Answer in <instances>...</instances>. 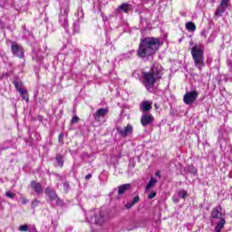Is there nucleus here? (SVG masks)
I'll list each match as a JSON object with an SVG mask.
<instances>
[{"mask_svg": "<svg viewBox=\"0 0 232 232\" xmlns=\"http://www.w3.org/2000/svg\"><path fill=\"white\" fill-rule=\"evenodd\" d=\"M160 48V40L155 37H146L141 39L138 49V57L148 59L155 55L157 50Z\"/></svg>", "mask_w": 232, "mask_h": 232, "instance_id": "obj_1", "label": "nucleus"}, {"mask_svg": "<svg viewBox=\"0 0 232 232\" xmlns=\"http://www.w3.org/2000/svg\"><path fill=\"white\" fill-rule=\"evenodd\" d=\"M162 79V66L153 65L150 72H143V85L148 92L155 88V82Z\"/></svg>", "mask_w": 232, "mask_h": 232, "instance_id": "obj_2", "label": "nucleus"}, {"mask_svg": "<svg viewBox=\"0 0 232 232\" xmlns=\"http://www.w3.org/2000/svg\"><path fill=\"white\" fill-rule=\"evenodd\" d=\"M192 59L194 61V66L202 70L206 64L204 63V45L195 44L190 51Z\"/></svg>", "mask_w": 232, "mask_h": 232, "instance_id": "obj_3", "label": "nucleus"}, {"mask_svg": "<svg viewBox=\"0 0 232 232\" xmlns=\"http://www.w3.org/2000/svg\"><path fill=\"white\" fill-rule=\"evenodd\" d=\"M88 222L90 224H96V226H102L104 222H106V213L102 210H97L94 214V218H88L87 217Z\"/></svg>", "mask_w": 232, "mask_h": 232, "instance_id": "obj_4", "label": "nucleus"}, {"mask_svg": "<svg viewBox=\"0 0 232 232\" xmlns=\"http://www.w3.org/2000/svg\"><path fill=\"white\" fill-rule=\"evenodd\" d=\"M198 99V92L197 91H191L188 92H186L183 96V102L185 104L191 105L193 102H195Z\"/></svg>", "mask_w": 232, "mask_h": 232, "instance_id": "obj_5", "label": "nucleus"}, {"mask_svg": "<svg viewBox=\"0 0 232 232\" xmlns=\"http://www.w3.org/2000/svg\"><path fill=\"white\" fill-rule=\"evenodd\" d=\"M68 12L69 9L65 8L63 10V13H61L60 16H59V23L61 24V26H63V28H64L65 31L68 32L69 28V24H68Z\"/></svg>", "mask_w": 232, "mask_h": 232, "instance_id": "obj_6", "label": "nucleus"}, {"mask_svg": "<svg viewBox=\"0 0 232 232\" xmlns=\"http://www.w3.org/2000/svg\"><path fill=\"white\" fill-rule=\"evenodd\" d=\"M11 50L15 57H19V59H23V57H24V50L23 49V46L19 45V44L13 43Z\"/></svg>", "mask_w": 232, "mask_h": 232, "instance_id": "obj_7", "label": "nucleus"}, {"mask_svg": "<svg viewBox=\"0 0 232 232\" xmlns=\"http://www.w3.org/2000/svg\"><path fill=\"white\" fill-rule=\"evenodd\" d=\"M117 131L121 137L126 138L128 135H131L133 133V125L128 124L126 127L121 128L117 127Z\"/></svg>", "mask_w": 232, "mask_h": 232, "instance_id": "obj_8", "label": "nucleus"}, {"mask_svg": "<svg viewBox=\"0 0 232 232\" xmlns=\"http://www.w3.org/2000/svg\"><path fill=\"white\" fill-rule=\"evenodd\" d=\"M110 113V111L107 108H101L96 111V112L93 114L94 121L96 122H102V119H104V116Z\"/></svg>", "mask_w": 232, "mask_h": 232, "instance_id": "obj_9", "label": "nucleus"}, {"mask_svg": "<svg viewBox=\"0 0 232 232\" xmlns=\"http://www.w3.org/2000/svg\"><path fill=\"white\" fill-rule=\"evenodd\" d=\"M212 218H218V220L225 218L226 212L222 210V206H218L212 209L211 212Z\"/></svg>", "mask_w": 232, "mask_h": 232, "instance_id": "obj_10", "label": "nucleus"}, {"mask_svg": "<svg viewBox=\"0 0 232 232\" xmlns=\"http://www.w3.org/2000/svg\"><path fill=\"white\" fill-rule=\"evenodd\" d=\"M153 121H155V118L152 114H142L140 124L143 128H146L147 126H150V124H153Z\"/></svg>", "mask_w": 232, "mask_h": 232, "instance_id": "obj_11", "label": "nucleus"}, {"mask_svg": "<svg viewBox=\"0 0 232 232\" xmlns=\"http://www.w3.org/2000/svg\"><path fill=\"white\" fill-rule=\"evenodd\" d=\"M131 5L128 3H123L116 9V13L121 14V12H123L124 14H128L129 12H131Z\"/></svg>", "mask_w": 232, "mask_h": 232, "instance_id": "obj_12", "label": "nucleus"}, {"mask_svg": "<svg viewBox=\"0 0 232 232\" xmlns=\"http://www.w3.org/2000/svg\"><path fill=\"white\" fill-rule=\"evenodd\" d=\"M30 186L38 195H41V193H43V186L41 185V183L33 180L31 181Z\"/></svg>", "mask_w": 232, "mask_h": 232, "instance_id": "obj_13", "label": "nucleus"}, {"mask_svg": "<svg viewBox=\"0 0 232 232\" xmlns=\"http://www.w3.org/2000/svg\"><path fill=\"white\" fill-rule=\"evenodd\" d=\"M152 108H153V106H151V102H149L148 101H143L140 104V111H143L144 113H146V111H150V110H151Z\"/></svg>", "mask_w": 232, "mask_h": 232, "instance_id": "obj_14", "label": "nucleus"}, {"mask_svg": "<svg viewBox=\"0 0 232 232\" xmlns=\"http://www.w3.org/2000/svg\"><path fill=\"white\" fill-rule=\"evenodd\" d=\"M45 195H47V197H49V198L51 200H59V198L57 197V194L55 193V190L50 188H45Z\"/></svg>", "mask_w": 232, "mask_h": 232, "instance_id": "obj_15", "label": "nucleus"}, {"mask_svg": "<svg viewBox=\"0 0 232 232\" xmlns=\"http://www.w3.org/2000/svg\"><path fill=\"white\" fill-rule=\"evenodd\" d=\"M131 185L130 184H123L118 187V195H124L126 191L130 189Z\"/></svg>", "mask_w": 232, "mask_h": 232, "instance_id": "obj_16", "label": "nucleus"}, {"mask_svg": "<svg viewBox=\"0 0 232 232\" xmlns=\"http://www.w3.org/2000/svg\"><path fill=\"white\" fill-rule=\"evenodd\" d=\"M155 184H157V179L153 177L150 178L149 183L145 187V193H148L151 188H155Z\"/></svg>", "mask_w": 232, "mask_h": 232, "instance_id": "obj_17", "label": "nucleus"}, {"mask_svg": "<svg viewBox=\"0 0 232 232\" xmlns=\"http://www.w3.org/2000/svg\"><path fill=\"white\" fill-rule=\"evenodd\" d=\"M20 93V97H22L23 101H25V102H29L30 98L28 97V91L26 89H22L18 91Z\"/></svg>", "mask_w": 232, "mask_h": 232, "instance_id": "obj_18", "label": "nucleus"}, {"mask_svg": "<svg viewBox=\"0 0 232 232\" xmlns=\"http://www.w3.org/2000/svg\"><path fill=\"white\" fill-rule=\"evenodd\" d=\"M225 225H226V218L219 219V222L215 227V232L222 231V228L224 227Z\"/></svg>", "mask_w": 232, "mask_h": 232, "instance_id": "obj_19", "label": "nucleus"}, {"mask_svg": "<svg viewBox=\"0 0 232 232\" xmlns=\"http://www.w3.org/2000/svg\"><path fill=\"white\" fill-rule=\"evenodd\" d=\"M227 8V7H226L222 5H219L215 13L216 17H221L222 14H224V12H226Z\"/></svg>", "mask_w": 232, "mask_h": 232, "instance_id": "obj_20", "label": "nucleus"}, {"mask_svg": "<svg viewBox=\"0 0 232 232\" xmlns=\"http://www.w3.org/2000/svg\"><path fill=\"white\" fill-rule=\"evenodd\" d=\"M185 27L188 32H195V30H197V25H195V23L193 22H188Z\"/></svg>", "mask_w": 232, "mask_h": 232, "instance_id": "obj_21", "label": "nucleus"}, {"mask_svg": "<svg viewBox=\"0 0 232 232\" xmlns=\"http://www.w3.org/2000/svg\"><path fill=\"white\" fill-rule=\"evenodd\" d=\"M13 84H14V87L17 90V92H20V90H24V88H23V82H21V80L19 79L14 80Z\"/></svg>", "mask_w": 232, "mask_h": 232, "instance_id": "obj_22", "label": "nucleus"}, {"mask_svg": "<svg viewBox=\"0 0 232 232\" xmlns=\"http://www.w3.org/2000/svg\"><path fill=\"white\" fill-rule=\"evenodd\" d=\"M139 200H140V198L139 196H136L131 202H128L126 204L127 209H131V208H133V206H135V204H137Z\"/></svg>", "mask_w": 232, "mask_h": 232, "instance_id": "obj_23", "label": "nucleus"}, {"mask_svg": "<svg viewBox=\"0 0 232 232\" xmlns=\"http://www.w3.org/2000/svg\"><path fill=\"white\" fill-rule=\"evenodd\" d=\"M33 59L34 61H41L43 59V53L41 52L37 53L35 50L33 51Z\"/></svg>", "mask_w": 232, "mask_h": 232, "instance_id": "obj_24", "label": "nucleus"}, {"mask_svg": "<svg viewBox=\"0 0 232 232\" xmlns=\"http://www.w3.org/2000/svg\"><path fill=\"white\" fill-rule=\"evenodd\" d=\"M56 162L60 168H63V166H64V160L63 159V156L61 154L56 155Z\"/></svg>", "mask_w": 232, "mask_h": 232, "instance_id": "obj_25", "label": "nucleus"}, {"mask_svg": "<svg viewBox=\"0 0 232 232\" xmlns=\"http://www.w3.org/2000/svg\"><path fill=\"white\" fill-rule=\"evenodd\" d=\"M72 30L74 34H79V32H81V25L79 24V21L73 23Z\"/></svg>", "mask_w": 232, "mask_h": 232, "instance_id": "obj_26", "label": "nucleus"}, {"mask_svg": "<svg viewBox=\"0 0 232 232\" xmlns=\"http://www.w3.org/2000/svg\"><path fill=\"white\" fill-rule=\"evenodd\" d=\"M187 170L188 171V173H191L192 175L197 174V169L193 165H188L187 167Z\"/></svg>", "mask_w": 232, "mask_h": 232, "instance_id": "obj_27", "label": "nucleus"}, {"mask_svg": "<svg viewBox=\"0 0 232 232\" xmlns=\"http://www.w3.org/2000/svg\"><path fill=\"white\" fill-rule=\"evenodd\" d=\"M178 197H179V198H186V197H188V191L181 189L178 192Z\"/></svg>", "mask_w": 232, "mask_h": 232, "instance_id": "obj_28", "label": "nucleus"}, {"mask_svg": "<svg viewBox=\"0 0 232 232\" xmlns=\"http://www.w3.org/2000/svg\"><path fill=\"white\" fill-rule=\"evenodd\" d=\"M39 204H40L39 199H34V200L31 202V208H32V209H35V208H37V206H39Z\"/></svg>", "mask_w": 232, "mask_h": 232, "instance_id": "obj_29", "label": "nucleus"}, {"mask_svg": "<svg viewBox=\"0 0 232 232\" xmlns=\"http://www.w3.org/2000/svg\"><path fill=\"white\" fill-rule=\"evenodd\" d=\"M5 196L7 198H15V193H13L12 191L5 192Z\"/></svg>", "mask_w": 232, "mask_h": 232, "instance_id": "obj_30", "label": "nucleus"}, {"mask_svg": "<svg viewBox=\"0 0 232 232\" xmlns=\"http://www.w3.org/2000/svg\"><path fill=\"white\" fill-rule=\"evenodd\" d=\"M19 231L26 232L28 231V225H22L19 227Z\"/></svg>", "mask_w": 232, "mask_h": 232, "instance_id": "obj_31", "label": "nucleus"}, {"mask_svg": "<svg viewBox=\"0 0 232 232\" xmlns=\"http://www.w3.org/2000/svg\"><path fill=\"white\" fill-rule=\"evenodd\" d=\"M220 5L227 8L229 6V0H221Z\"/></svg>", "mask_w": 232, "mask_h": 232, "instance_id": "obj_32", "label": "nucleus"}, {"mask_svg": "<svg viewBox=\"0 0 232 232\" xmlns=\"http://www.w3.org/2000/svg\"><path fill=\"white\" fill-rule=\"evenodd\" d=\"M155 197H157V192L152 191L148 195V198H150V200H151L152 198H155Z\"/></svg>", "mask_w": 232, "mask_h": 232, "instance_id": "obj_33", "label": "nucleus"}, {"mask_svg": "<svg viewBox=\"0 0 232 232\" xmlns=\"http://www.w3.org/2000/svg\"><path fill=\"white\" fill-rule=\"evenodd\" d=\"M28 232H39L37 230V228L35 227V225H33L31 226L29 228H28Z\"/></svg>", "mask_w": 232, "mask_h": 232, "instance_id": "obj_34", "label": "nucleus"}, {"mask_svg": "<svg viewBox=\"0 0 232 232\" xmlns=\"http://www.w3.org/2000/svg\"><path fill=\"white\" fill-rule=\"evenodd\" d=\"M71 122L72 124H76V122H79V118L77 116L72 117Z\"/></svg>", "mask_w": 232, "mask_h": 232, "instance_id": "obj_35", "label": "nucleus"}, {"mask_svg": "<svg viewBox=\"0 0 232 232\" xmlns=\"http://www.w3.org/2000/svg\"><path fill=\"white\" fill-rule=\"evenodd\" d=\"M28 202H30V201L28 200V198H22V204L26 205V204H28Z\"/></svg>", "mask_w": 232, "mask_h": 232, "instance_id": "obj_36", "label": "nucleus"}, {"mask_svg": "<svg viewBox=\"0 0 232 232\" xmlns=\"http://www.w3.org/2000/svg\"><path fill=\"white\" fill-rule=\"evenodd\" d=\"M63 188H64V189L68 190V188H70V185L68 184V182H65L63 184Z\"/></svg>", "mask_w": 232, "mask_h": 232, "instance_id": "obj_37", "label": "nucleus"}, {"mask_svg": "<svg viewBox=\"0 0 232 232\" xmlns=\"http://www.w3.org/2000/svg\"><path fill=\"white\" fill-rule=\"evenodd\" d=\"M90 179H92V174H88L85 176L86 180H90Z\"/></svg>", "mask_w": 232, "mask_h": 232, "instance_id": "obj_38", "label": "nucleus"}, {"mask_svg": "<svg viewBox=\"0 0 232 232\" xmlns=\"http://www.w3.org/2000/svg\"><path fill=\"white\" fill-rule=\"evenodd\" d=\"M172 200H174L176 203L179 202V198L175 196L172 198Z\"/></svg>", "mask_w": 232, "mask_h": 232, "instance_id": "obj_39", "label": "nucleus"}, {"mask_svg": "<svg viewBox=\"0 0 232 232\" xmlns=\"http://www.w3.org/2000/svg\"><path fill=\"white\" fill-rule=\"evenodd\" d=\"M155 176H156V177H160V172H156V173H155Z\"/></svg>", "mask_w": 232, "mask_h": 232, "instance_id": "obj_40", "label": "nucleus"}, {"mask_svg": "<svg viewBox=\"0 0 232 232\" xmlns=\"http://www.w3.org/2000/svg\"><path fill=\"white\" fill-rule=\"evenodd\" d=\"M189 44H190V45H193V42H190Z\"/></svg>", "mask_w": 232, "mask_h": 232, "instance_id": "obj_41", "label": "nucleus"}, {"mask_svg": "<svg viewBox=\"0 0 232 232\" xmlns=\"http://www.w3.org/2000/svg\"><path fill=\"white\" fill-rule=\"evenodd\" d=\"M129 229V231H131V229H133V228H128Z\"/></svg>", "mask_w": 232, "mask_h": 232, "instance_id": "obj_42", "label": "nucleus"}, {"mask_svg": "<svg viewBox=\"0 0 232 232\" xmlns=\"http://www.w3.org/2000/svg\"><path fill=\"white\" fill-rule=\"evenodd\" d=\"M90 215H93V212H91Z\"/></svg>", "mask_w": 232, "mask_h": 232, "instance_id": "obj_43", "label": "nucleus"}]
</instances>
